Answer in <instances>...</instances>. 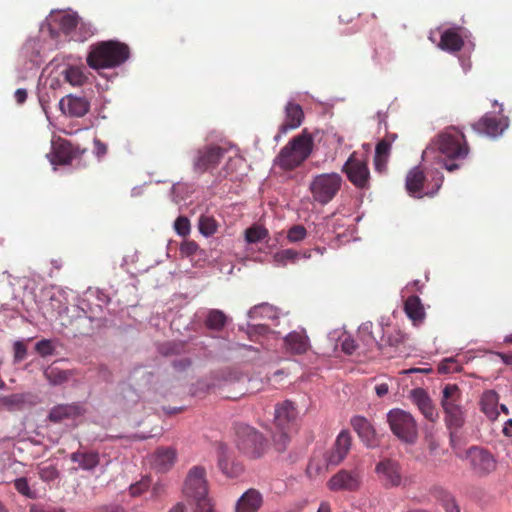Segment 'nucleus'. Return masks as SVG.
<instances>
[{"mask_svg": "<svg viewBox=\"0 0 512 512\" xmlns=\"http://www.w3.org/2000/svg\"><path fill=\"white\" fill-rule=\"evenodd\" d=\"M405 338H406V335L401 330L394 329L387 336V343L390 346L397 347L405 341Z\"/></svg>", "mask_w": 512, "mask_h": 512, "instance_id": "4d7b16f0", "label": "nucleus"}, {"mask_svg": "<svg viewBox=\"0 0 512 512\" xmlns=\"http://www.w3.org/2000/svg\"><path fill=\"white\" fill-rule=\"evenodd\" d=\"M298 412L293 402L286 400L275 407L274 422L279 430H287L295 422Z\"/></svg>", "mask_w": 512, "mask_h": 512, "instance_id": "f3484780", "label": "nucleus"}, {"mask_svg": "<svg viewBox=\"0 0 512 512\" xmlns=\"http://www.w3.org/2000/svg\"><path fill=\"white\" fill-rule=\"evenodd\" d=\"M397 139V134H387L376 145L374 155L375 169L382 173L387 170L392 143Z\"/></svg>", "mask_w": 512, "mask_h": 512, "instance_id": "6ab92c4d", "label": "nucleus"}, {"mask_svg": "<svg viewBox=\"0 0 512 512\" xmlns=\"http://www.w3.org/2000/svg\"><path fill=\"white\" fill-rule=\"evenodd\" d=\"M245 164V161L242 157L237 156L235 154V157L230 156L229 162L226 163V170L230 168V166H234L235 168L243 167Z\"/></svg>", "mask_w": 512, "mask_h": 512, "instance_id": "0e129e2a", "label": "nucleus"}, {"mask_svg": "<svg viewBox=\"0 0 512 512\" xmlns=\"http://www.w3.org/2000/svg\"><path fill=\"white\" fill-rule=\"evenodd\" d=\"M29 512H66V510L59 506L33 503L29 506Z\"/></svg>", "mask_w": 512, "mask_h": 512, "instance_id": "864d4df0", "label": "nucleus"}, {"mask_svg": "<svg viewBox=\"0 0 512 512\" xmlns=\"http://www.w3.org/2000/svg\"><path fill=\"white\" fill-rule=\"evenodd\" d=\"M197 249L198 245L194 241L184 242L180 247L181 253L187 256L193 255L197 251Z\"/></svg>", "mask_w": 512, "mask_h": 512, "instance_id": "680f3d73", "label": "nucleus"}, {"mask_svg": "<svg viewBox=\"0 0 512 512\" xmlns=\"http://www.w3.org/2000/svg\"><path fill=\"white\" fill-rule=\"evenodd\" d=\"M298 258V252L293 249H283L274 255V259L281 265H286L287 262H294Z\"/></svg>", "mask_w": 512, "mask_h": 512, "instance_id": "49530a36", "label": "nucleus"}, {"mask_svg": "<svg viewBox=\"0 0 512 512\" xmlns=\"http://www.w3.org/2000/svg\"><path fill=\"white\" fill-rule=\"evenodd\" d=\"M375 471L385 488L399 487L402 484V471L397 461L383 459L376 465Z\"/></svg>", "mask_w": 512, "mask_h": 512, "instance_id": "9b49d317", "label": "nucleus"}, {"mask_svg": "<svg viewBox=\"0 0 512 512\" xmlns=\"http://www.w3.org/2000/svg\"><path fill=\"white\" fill-rule=\"evenodd\" d=\"M464 46V40L455 29L445 30L440 39L439 47L448 52H458Z\"/></svg>", "mask_w": 512, "mask_h": 512, "instance_id": "cd10ccee", "label": "nucleus"}, {"mask_svg": "<svg viewBox=\"0 0 512 512\" xmlns=\"http://www.w3.org/2000/svg\"><path fill=\"white\" fill-rule=\"evenodd\" d=\"M174 229L180 236H187L190 233V221L185 216H179L174 222Z\"/></svg>", "mask_w": 512, "mask_h": 512, "instance_id": "603ef678", "label": "nucleus"}, {"mask_svg": "<svg viewBox=\"0 0 512 512\" xmlns=\"http://www.w3.org/2000/svg\"><path fill=\"white\" fill-rule=\"evenodd\" d=\"M248 316L250 319H268V320H275L278 318V310L276 307L268 304V303H261L258 305H255L252 307L249 312Z\"/></svg>", "mask_w": 512, "mask_h": 512, "instance_id": "473e14b6", "label": "nucleus"}, {"mask_svg": "<svg viewBox=\"0 0 512 512\" xmlns=\"http://www.w3.org/2000/svg\"><path fill=\"white\" fill-rule=\"evenodd\" d=\"M342 172H344L348 180L358 189H369L370 187V171L368 161L361 158L356 152H353L345 164Z\"/></svg>", "mask_w": 512, "mask_h": 512, "instance_id": "6e6552de", "label": "nucleus"}, {"mask_svg": "<svg viewBox=\"0 0 512 512\" xmlns=\"http://www.w3.org/2000/svg\"><path fill=\"white\" fill-rule=\"evenodd\" d=\"M499 396L494 390L485 391L480 400L482 412L491 420L497 419Z\"/></svg>", "mask_w": 512, "mask_h": 512, "instance_id": "c85d7f7f", "label": "nucleus"}, {"mask_svg": "<svg viewBox=\"0 0 512 512\" xmlns=\"http://www.w3.org/2000/svg\"><path fill=\"white\" fill-rule=\"evenodd\" d=\"M36 470L39 478L47 484H50L60 478V471L57 465L48 461L37 464Z\"/></svg>", "mask_w": 512, "mask_h": 512, "instance_id": "72a5a7b5", "label": "nucleus"}, {"mask_svg": "<svg viewBox=\"0 0 512 512\" xmlns=\"http://www.w3.org/2000/svg\"><path fill=\"white\" fill-rule=\"evenodd\" d=\"M217 221L209 215H202L199 219V231L205 235L210 236L217 230Z\"/></svg>", "mask_w": 512, "mask_h": 512, "instance_id": "a19ab883", "label": "nucleus"}, {"mask_svg": "<svg viewBox=\"0 0 512 512\" xmlns=\"http://www.w3.org/2000/svg\"><path fill=\"white\" fill-rule=\"evenodd\" d=\"M71 461L78 463L79 467L83 470H93L100 463V457L97 452L93 451H76L70 456Z\"/></svg>", "mask_w": 512, "mask_h": 512, "instance_id": "c756f323", "label": "nucleus"}, {"mask_svg": "<svg viewBox=\"0 0 512 512\" xmlns=\"http://www.w3.org/2000/svg\"><path fill=\"white\" fill-rule=\"evenodd\" d=\"M271 331L265 324L250 325L248 328V336L253 341H258L259 337L269 334Z\"/></svg>", "mask_w": 512, "mask_h": 512, "instance_id": "de8ad7c7", "label": "nucleus"}, {"mask_svg": "<svg viewBox=\"0 0 512 512\" xmlns=\"http://www.w3.org/2000/svg\"><path fill=\"white\" fill-rule=\"evenodd\" d=\"M14 362L19 363L27 356V346L23 341H16L13 345Z\"/></svg>", "mask_w": 512, "mask_h": 512, "instance_id": "6e6d98bb", "label": "nucleus"}, {"mask_svg": "<svg viewBox=\"0 0 512 512\" xmlns=\"http://www.w3.org/2000/svg\"><path fill=\"white\" fill-rule=\"evenodd\" d=\"M54 162L60 165L69 164L73 159V148L71 143L62 141L53 148Z\"/></svg>", "mask_w": 512, "mask_h": 512, "instance_id": "f704fd0d", "label": "nucleus"}, {"mask_svg": "<svg viewBox=\"0 0 512 512\" xmlns=\"http://www.w3.org/2000/svg\"><path fill=\"white\" fill-rule=\"evenodd\" d=\"M387 422L392 433L407 444H414L418 438V426L413 415L400 408L387 413Z\"/></svg>", "mask_w": 512, "mask_h": 512, "instance_id": "20e7f679", "label": "nucleus"}, {"mask_svg": "<svg viewBox=\"0 0 512 512\" xmlns=\"http://www.w3.org/2000/svg\"><path fill=\"white\" fill-rule=\"evenodd\" d=\"M284 347L287 352L301 355L310 349V340L305 330L292 331L284 338Z\"/></svg>", "mask_w": 512, "mask_h": 512, "instance_id": "aec40b11", "label": "nucleus"}, {"mask_svg": "<svg viewBox=\"0 0 512 512\" xmlns=\"http://www.w3.org/2000/svg\"><path fill=\"white\" fill-rule=\"evenodd\" d=\"M268 236V230L265 227L257 224L252 225L245 231V240L248 243H258L268 238Z\"/></svg>", "mask_w": 512, "mask_h": 512, "instance_id": "58836bf2", "label": "nucleus"}, {"mask_svg": "<svg viewBox=\"0 0 512 512\" xmlns=\"http://www.w3.org/2000/svg\"><path fill=\"white\" fill-rule=\"evenodd\" d=\"M1 404L10 411L20 410L26 403V395L23 393L11 394L4 396L0 400Z\"/></svg>", "mask_w": 512, "mask_h": 512, "instance_id": "4c0bfd02", "label": "nucleus"}, {"mask_svg": "<svg viewBox=\"0 0 512 512\" xmlns=\"http://www.w3.org/2000/svg\"><path fill=\"white\" fill-rule=\"evenodd\" d=\"M507 126L505 118L497 117L492 113H486L477 122L472 124V129L481 135L495 138L501 135Z\"/></svg>", "mask_w": 512, "mask_h": 512, "instance_id": "f8f14e48", "label": "nucleus"}, {"mask_svg": "<svg viewBox=\"0 0 512 512\" xmlns=\"http://www.w3.org/2000/svg\"><path fill=\"white\" fill-rule=\"evenodd\" d=\"M246 376L241 373H232L231 371L226 373V399L237 400L241 396L245 395L246 388Z\"/></svg>", "mask_w": 512, "mask_h": 512, "instance_id": "5701e85b", "label": "nucleus"}, {"mask_svg": "<svg viewBox=\"0 0 512 512\" xmlns=\"http://www.w3.org/2000/svg\"><path fill=\"white\" fill-rule=\"evenodd\" d=\"M307 235V231L302 225L292 226L287 233V238L290 242L302 241Z\"/></svg>", "mask_w": 512, "mask_h": 512, "instance_id": "3c124183", "label": "nucleus"}, {"mask_svg": "<svg viewBox=\"0 0 512 512\" xmlns=\"http://www.w3.org/2000/svg\"><path fill=\"white\" fill-rule=\"evenodd\" d=\"M429 494L438 501L441 505L448 503L454 496L444 487L440 485H434L429 489Z\"/></svg>", "mask_w": 512, "mask_h": 512, "instance_id": "79ce46f5", "label": "nucleus"}, {"mask_svg": "<svg viewBox=\"0 0 512 512\" xmlns=\"http://www.w3.org/2000/svg\"><path fill=\"white\" fill-rule=\"evenodd\" d=\"M404 311L414 325H420L425 319V310L420 298L409 296L404 302Z\"/></svg>", "mask_w": 512, "mask_h": 512, "instance_id": "a878e982", "label": "nucleus"}, {"mask_svg": "<svg viewBox=\"0 0 512 512\" xmlns=\"http://www.w3.org/2000/svg\"><path fill=\"white\" fill-rule=\"evenodd\" d=\"M83 66H69L63 71L64 79L73 86H82L87 81Z\"/></svg>", "mask_w": 512, "mask_h": 512, "instance_id": "c9c22d12", "label": "nucleus"}, {"mask_svg": "<svg viewBox=\"0 0 512 512\" xmlns=\"http://www.w3.org/2000/svg\"><path fill=\"white\" fill-rule=\"evenodd\" d=\"M206 326L211 330H220L224 326V314L219 310L209 312L206 319Z\"/></svg>", "mask_w": 512, "mask_h": 512, "instance_id": "37998d69", "label": "nucleus"}, {"mask_svg": "<svg viewBox=\"0 0 512 512\" xmlns=\"http://www.w3.org/2000/svg\"><path fill=\"white\" fill-rule=\"evenodd\" d=\"M79 24L80 20L76 14L66 13L59 18V27L66 35L77 29Z\"/></svg>", "mask_w": 512, "mask_h": 512, "instance_id": "ea45409f", "label": "nucleus"}, {"mask_svg": "<svg viewBox=\"0 0 512 512\" xmlns=\"http://www.w3.org/2000/svg\"><path fill=\"white\" fill-rule=\"evenodd\" d=\"M36 352L42 357L50 356L54 354L55 348L51 340L42 339L35 345Z\"/></svg>", "mask_w": 512, "mask_h": 512, "instance_id": "8fccbe9b", "label": "nucleus"}, {"mask_svg": "<svg viewBox=\"0 0 512 512\" xmlns=\"http://www.w3.org/2000/svg\"><path fill=\"white\" fill-rule=\"evenodd\" d=\"M446 512H460V507L456 503L455 498L451 499L448 503L442 505Z\"/></svg>", "mask_w": 512, "mask_h": 512, "instance_id": "338daca9", "label": "nucleus"}, {"mask_svg": "<svg viewBox=\"0 0 512 512\" xmlns=\"http://www.w3.org/2000/svg\"><path fill=\"white\" fill-rule=\"evenodd\" d=\"M64 113L73 117H83L89 111V102L83 97L66 96L60 101Z\"/></svg>", "mask_w": 512, "mask_h": 512, "instance_id": "b1692460", "label": "nucleus"}, {"mask_svg": "<svg viewBox=\"0 0 512 512\" xmlns=\"http://www.w3.org/2000/svg\"><path fill=\"white\" fill-rule=\"evenodd\" d=\"M176 450L171 447L158 448L152 455L150 463L160 472L168 471L175 463Z\"/></svg>", "mask_w": 512, "mask_h": 512, "instance_id": "4be33fe9", "label": "nucleus"}, {"mask_svg": "<svg viewBox=\"0 0 512 512\" xmlns=\"http://www.w3.org/2000/svg\"><path fill=\"white\" fill-rule=\"evenodd\" d=\"M440 373H453L459 371V365L453 358L444 359L438 367Z\"/></svg>", "mask_w": 512, "mask_h": 512, "instance_id": "5fc2aeb1", "label": "nucleus"}, {"mask_svg": "<svg viewBox=\"0 0 512 512\" xmlns=\"http://www.w3.org/2000/svg\"><path fill=\"white\" fill-rule=\"evenodd\" d=\"M79 32L81 33V36L77 38L79 41H85L87 38L91 37L95 33V29L90 24H84L83 22H80L78 28Z\"/></svg>", "mask_w": 512, "mask_h": 512, "instance_id": "bf43d9fd", "label": "nucleus"}, {"mask_svg": "<svg viewBox=\"0 0 512 512\" xmlns=\"http://www.w3.org/2000/svg\"><path fill=\"white\" fill-rule=\"evenodd\" d=\"M184 349L183 343L169 342L161 347V353L165 356L179 354Z\"/></svg>", "mask_w": 512, "mask_h": 512, "instance_id": "13d9d810", "label": "nucleus"}, {"mask_svg": "<svg viewBox=\"0 0 512 512\" xmlns=\"http://www.w3.org/2000/svg\"><path fill=\"white\" fill-rule=\"evenodd\" d=\"M410 399L415 404L423 416L434 422L438 418V413L432 403L428 393L422 388L412 389L410 392Z\"/></svg>", "mask_w": 512, "mask_h": 512, "instance_id": "dca6fc26", "label": "nucleus"}, {"mask_svg": "<svg viewBox=\"0 0 512 512\" xmlns=\"http://www.w3.org/2000/svg\"><path fill=\"white\" fill-rule=\"evenodd\" d=\"M85 412L83 406L77 403L59 404L51 408L48 419L54 423H60L64 420H73L83 415Z\"/></svg>", "mask_w": 512, "mask_h": 512, "instance_id": "a211bd4d", "label": "nucleus"}, {"mask_svg": "<svg viewBox=\"0 0 512 512\" xmlns=\"http://www.w3.org/2000/svg\"><path fill=\"white\" fill-rule=\"evenodd\" d=\"M362 483V470L359 466H355L351 470L341 469L334 474L327 482L330 491H357Z\"/></svg>", "mask_w": 512, "mask_h": 512, "instance_id": "9d476101", "label": "nucleus"}, {"mask_svg": "<svg viewBox=\"0 0 512 512\" xmlns=\"http://www.w3.org/2000/svg\"><path fill=\"white\" fill-rule=\"evenodd\" d=\"M263 505L262 494L254 488L248 489L238 499L235 507L236 512H258Z\"/></svg>", "mask_w": 512, "mask_h": 512, "instance_id": "412c9836", "label": "nucleus"}, {"mask_svg": "<svg viewBox=\"0 0 512 512\" xmlns=\"http://www.w3.org/2000/svg\"><path fill=\"white\" fill-rule=\"evenodd\" d=\"M464 459L468 461L470 470L479 477L491 474L497 467L494 455L480 446L469 447L465 452Z\"/></svg>", "mask_w": 512, "mask_h": 512, "instance_id": "0eeeda50", "label": "nucleus"}, {"mask_svg": "<svg viewBox=\"0 0 512 512\" xmlns=\"http://www.w3.org/2000/svg\"><path fill=\"white\" fill-rule=\"evenodd\" d=\"M151 486V479L148 476L142 477L138 482L131 484L129 487V494L132 497L142 495Z\"/></svg>", "mask_w": 512, "mask_h": 512, "instance_id": "a18cd8bd", "label": "nucleus"}, {"mask_svg": "<svg viewBox=\"0 0 512 512\" xmlns=\"http://www.w3.org/2000/svg\"><path fill=\"white\" fill-rule=\"evenodd\" d=\"M191 365V361L188 358H183L180 360H175L173 362V367L177 370H185Z\"/></svg>", "mask_w": 512, "mask_h": 512, "instance_id": "69168bd1", "label": "nucleus"}, {"mask_svg": "<svg viewBox=\"0 0 512 512\" xmlns=\"http://www.w3.org/2000/svg\"><path fill=\"white\" fill-rule=\"evenodd\" d=\"M445 423L450 430H458L465 423V412L462 405L443 409Z\"/></svg>", "mask_w": 512, "mask_h": 512, "instance_id": "7c9ffc66", "label": "nucleus"}, {"mask_svg": "<svg viewBox=\"0 0 512 512\" xmlns=\"http://www.w3.org/2000/svg\"><path fill=\"white\" fill-rule=\"evenodd\" d=\"M183 493L195 503L209 499L206 471L203 467L194 466L189 470L185 479Z\"/></svg>", "mask_w": 512, "mask_h": 512, "instance_id": "1a4fd4ad", "label": "nucleus"}, {"mask_svg": "<svg viewBox=\"0 0 512 512\" xmlns=\"http://www.w3.org/2000/svg\"><path fill=\"white\" fill-rule=\"evenodd\" d=\"M99 512H125V509L119 505H109L100 508Z\"/></svg>", "mask_w": 512, "mask_h": 512, "instance_id": "774afa93", "label": "nucleus"}, {"mask_svg": "<svg viewBox=\"0 0 512 512\" xmlns=\"http://www.w3.org/2000/svg\"><path fill=\"white\" fill-rule=\"evenodd\" d=\"M130 49L125 43L109 40L101 41L90 47L86 61L95 70L114 68L128 60Z\"/></svg>", "mask_w": 512, "mask_h": 512, "instance_id": "f03ea898", "label": "nucleus"}, {"mask_svg": "<svg viewBox=\"0 0 512 512\" xmlns=\"http://www.w3.org/2000/svg\"><path fill=\"white\" fill-rule=\"evenodd\" d=\"M71 372L57 367H49L44 371V377L51 385H61L69 380Z\"/></svg>", "mask_w": 512, "mask_h": 512, "instance_id": "e433bc0d", "label": "nucleus"}, {"mask_svg": "<svg viewBox=\"0 0 512 512\" xmlns=\"http://www.w3.org/2000/svg\"><path fill=\"white\" fill-rule=\"evenodd\" d=\"M194 512H216L210 498L195 503Z\"/></svg>", "mask_w": 512, "mask_h": 512, "instance_id": "052dcab7", "label": "nucleus"}, {"mask_svg": "<svg viewBox=\"0 0 512 512\" xmlns=\"http://www.w3.org/2000/svg\"><path fill=\"white\" fill-rule=\"evenodd\" d=\"M221 158V148L214 146H206L199 149L194 159V169L203 173L204 171L215 167Z\"/></svg>", "mask_w": 512, "mask_h": 512, "instance_id": "2eb2a0df", "label": "nucleus"}, {"mask_svg": "<svg viewBox=\"0 0 512 512\" xmlns=\"http://www.w3.org/2000/svg\"><path fill=\"white\" fill-rule=\"evenodd\" d=\"M165 491H166L165 485L160 482H157L152 486L151 498L158 499L165 494Z\"/></svg>", "mask_w": 512, "mask_h": 512, "instance_id": "e2e57ef3", "label": "nucleus"}, {"mask_svg": "<svg viewBox=\"0 0 512 512\" xmlns=\"http://www.w3.org/2000/svg\"><path fill=\"white\" fill-rule=\"evenodd\" d=\"M350 424L363 442L367 445L374 443L375 429L367 418L356 415L351 418Z\"/></svg>", "mask_w": 512, "mask_h": 512, "instance_id": "393cba45", "label": "nucleus"}, {"mask_svg": "<svg viewBox=\"0 0 512 512\" xmlns=\"http://www.w3.org/2000/svg\"><path fill=\"white\" fill-rule=\"evenodd\" d=\"M303 119L304 112L302 107L297 103L288 102L285 106V119L278 128V137L300 127Z\"/></svg>", "mask_w": 512, "mask_h": 512, "instance_id": "4468645a", "label": "nucleus"}, {"mask_svg": "<svg viewBox=\"0 0 512 512\" xmlns=\"http://www.w3.org/2000/svg\"><path fill=\"white\" fill-rule=\"evenodd\" d=\"M425 181L426 177L423 170L420 167H414L406 176V189L409 194L421 198L423 197L421 192L424 188Z\"/></svg>", "mask_w": 512, "mask_h": 512, "instance_id": "bb28decb", "label": "nucleus"}, {"mask_svg": "<svg viewBox=\"0 0 512 512\" xmlns=\"http://www.w3.org/2000/svg\"><path fill=\"white\" fill-rule=\"evenodd\" d=\"M273 443L274 447L278 452H283L286 450L287 445L289 443V436L286 430H280L279 433H275L273 435Z\"/></svg>", "mask_w": 512, "mask_h": 512, "instance_id": "09e8293b", "label": "nucleus"}, {"mask_svg": "<svg viewBox=\"0 0 512 512\" xmlns=\"http://www.w3.org/2000/svg\"><path fill=\"white\" fill-rule=\"evenodd\" d=\"M342 182L343 179L338 173H322L313 177L309 185V191L315 202L326 205L338 194Z\"/></svg>", "mask_w": 512, "mask_h": 512, "instance_id": "39448f33", "label": "nucleus"}, {"mask_svg": "<svg viewBox=\"0 0 512 512\" xmlns=\"http://www.w3.org/2000/svg\"><path fill=\"white\" fill-rule=\"evenodd\" d=\"M234 431L236 445L245 454L252 458H258L264 453V438L253 427L246 424H236Z\"/></svg>", "mask_w": 512, "mask_h": 512, "instance_id": "423d86ee", "label": "nucleus"}, {"mask_svg": "<svg viewBox=\"0 0 512 512\" xmlns=\"http://www.w3.org/2000/svg\"><path fill=\"white\" fill-rule=\"evenodd\" d=\"M352 445V437L350 433L346 430L341 431L334 444L333 447L326 453V463L327 466H337L339 465L348 455Z\"/></svg>", "mask_w": 512, "mask_h": 512, "instance_id": "ddd939ff", "label": "nucleus"}, {"mask_svg": "<svg viewBox=\"0 0 512 512\" xmlns=\"http://www.w3.org/2000/svg\"><path fill=\"white\" fill-rule=\"evenodd\" d=\"M461 396V390L456 384H446L442 390V408L446 409L461 405Z\"/></svg>", "mask_w": 512, "mask_h": 512, "instance_id": "2f4dec72", "label": "nucleus"}, {"mask_svg": "<svg viewBox=\"0 0 512 512\" xmlns=\"http://www.w3.org/2000/svg\"><path fill=\"white\" fill-rule=\"evenodd\" d=\"M435 151L445 157L444 168L453 172L460 168L458 162L468 156L470 148L464 133L455 126H449L432 139L423 156L429 157Z\"/></svg>", "mask_w": 512, "mask_h": 512, "instance_id": "f257e3e1", "label": "nucleus"}, {"mask_svg": "<svg viewBox=\"0 0 512 512\" xmlns=\"http://www.w3.org/2000/svg\"><path fill=\"white\" fill-rule=\"evenodd\" d=\"M13 485L16 491L23 496L30 499H35L37 497L36 493L31 490L26 477L15 479Z\"/></svg>", "mask_w": 512, "mask_h": 512, "instance_id": "c03bdc74", "label": "nucleus"}, {"mask_svg": "<svg viewBox=\"0 0 512 512\" xmlns=\"http://www.w3.org/2000/svg\"><path fill=\"white\" fill-rule=\"evenodd\" d=\"M313 145L312 135L305 129L280 150L274 164L284 171L294 170L310 156Z\"/></svg>", "mask_w": 512, "mask_h": 512, "instance_id": "7ed1b4c3", "label": "nucleus"}]
</instances>
